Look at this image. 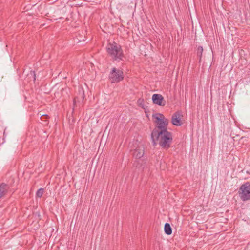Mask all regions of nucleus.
<instances>
[{"label":"nucleus","mask_w":250,"mask_h":250,"mask_svg":"<svg viewBox=\"0 0 250 250\" xmlns=\"http://www.w3.org/2000/svg\"><path fill=\"white\" fill-rule=\"evenodd\" d=\"M151 138L154 146L157 144L156 141H158L160 146L165 149H167L170 147L173 139L171 132L167 130L159 131L157 129H154L152 130Z\"/></svg>","instance_id":"f257e3e1"},{"label":"nucleus","mask_w":250,"mask_h":250,"mask_svg":"<svg viewBox=\"0 0 250 250\" xmlns=\"http://www.w3.org/2000/svg\"><path fill=\"white\" fill-rule=\"evenodd\" d=\"M106 48L108 54L114 60L119 61L123 60L124 55L120 45L113 42L109 43Z\"/></svg>","instance_id":"f03ea898"},{"label":"nucleus","mask_w":250,"mask_h":250,"mask_svg":"<svg viewBox=\"0 0 250 250\" xmlns=\"http://www.w3.org/2000/svg\"><path fill=\"white\" fill-rule=\"evenodd\" d=\"M153 117L156 119L155 123L157 126L154 129H157L159 131L167 130V126L168 124V120L161 113H156L153 115Z\"/></svg>","instance_id":"7ed1b4c3"},{"label":"nucleus","mask_w":250,"mask_h":250,"mask_svg":"<svg viewBox=\"0 0 250 250\" xmlns=\"http://www.w3.org/2000/svg\"><path fill=\"white\" fill-rule=\"evenodd\" d=\"M108 77L111 83H119L124 79V73L122 70L113 67L111 69Z\"/></svg>","instance_id":"20e7f679"},{"label":"nucleus","mask_w":250,"mask_h":250,"mask_svg":"<svg viewBox=\"0 0 250 250\" xmlns=\"http://www.w3.org/2000/svg\"><path fill=\"white\" fill-rule=\"evenodd\" d=\"M240 199L243 201H246L250 200V183L247 182L242 184L238 191Z\"/></svg>","instance_id":"39448f33"},{"label":"nucleus","mask_w":250,"mask_h":250,"mask_svg":"<svg viewBox=\"0 0 250 250\" xmlns=\"http://www.w3.org/2000/svg\"><path fill=\"white\" fill-rule=\"evenodd\" d=\"M152 100L154 104L159 106H164L166 102L162 95L154 94L152 95Z\"/></svg>","instance_id":"423d86ee"},{"label":"nucleus","mask_w":250,"mask_h":250,"mask_svg":"<svg viewBox=\"0 0 250 250\" xmlns=\"http://www.w3.org/2000/svg\"><path fill=\"white\" fill-rule=\"evenodd\" d=\"M144 154V146L141 144L138 145L137 147L134 149L133 152V156L136 159H140Z\"/></svg>","instance_id":"0eeeda50"},{"label":"nucleus","mask_w":250,"mask_h":250,"mask_svg":"<svg viewBox=\"0 0 250 250\" xmlns=\"http://www.w3.org/2000/svg\"><path fill=\"white\" fill-rule=\"evenodd\" d=\"M181 114L180 112L177 111L174 113L171 117V123L172 124L176 126H180L182 125V122L181 120Z\"/></svg>","instance_id":"6e6552de"},{"label":"nucleus","mask_w":250,"mask_h":250,"mask_svg":"<svg viewBox=\"0 0 250 250\" xmlns=\"http://www.w3.org/2000/svg\"><path fill=\"white\" fill-rule=\"evenodd\" d=\"M84 97H85V95H84V90L82 88H79V94H78V96L74 99V100H73L74 104H76L77 98H80L83 101L84 99Z\"/></svg>","instance_id":"1a4fd4ad"},{"label":"nucleus","mask_w":250,"mask_h":250,"mask_svg":"<svg viewBox=\"0 0 250 250\" xmlns=\"http://www.w3.org/2000/svg\"><path fill=\"white\" fill-rule=\"evenodd\" d=\"M164 231L166 234L170 235L172 233V229L169 224L167 223L165 224Z\"/></svg>","instance_id":"9d476101"},{"label":"nucleus","mask_w":250,"mask_h":250,"mask_svg":"<svg viewBox=\"0 0 250 250\" xmlns=\"http://www.w3.org/2000/svg\"><path fill=\"white\" fill-rule=\"evenodd\" d=\"M7 185L5 184L0 185V198L5 194L6 191Z\"/></svg>","instance_id":"9b49d317"},{"label":"nucleus","mask_w":250,"mask_h":250,"mask_svg":"<svg viewBox=\"0 0 250 250\" xmlns=\"http://www.w3.org/2000/svg\"><path fill=\"white\" fill-rule=\"evenodd\" d=\"M203 48L202 46H199L197 49V55L199 57V62H201Z\"/></svg>","instance_id":"f8f14e48"},{"label":"nucleus","mask_w":250,"mask_h":250,"mask_svg":"<svg viewBox=\"0 0 250 250\" xmlns=\"http://www.w3.org/2000/svg\"><path fill=\"white\" fill-rule=\"evenodd\" d=\"M43 192H44V189L42 188H40L38 190V191L36 192V196L38 197L41 198L42 196Z\"/></svg>","instance_id":"ddd939ff"},{"label":"nucleus","mask_w":250,"mask_h":250,"mask_svg":"<svg viewBox=\"0 0 250 250\" xmlns=\"http://www.w3.org/2000/svg\"><path fill=\"white\" fill-rule=\"evenodd\" d=\"M38 115L40 116L41 119L42 120H43L44 119V121H46V119L48 118V115L46 114H41L40 112L38 113Z\"/></svg>","instance_id":"4468645a"},{"label":"nucleus","mask_w":250,"mask_h":250,"mask_svg":"<svg viewBox=\"0 0 250 250\" xmlns=\"http://www.w3.org/2000/svg\"><path fill=\"white\" fill-rule=\"evenodd\" d=\"M31 74H33L34 76V80L35 81L36 80V74L34 71H31Z\"/></svg>","instance_id":"2eb2a0df"},{"label":"nucleus","mask_w":250,"mask_h":250,"mask_svg":"<svg viewBox=\"0 0 250 250\" xmlns=\"http://www.w3.org/2000/svg\"><path fill=\"white\" fill-rule=\"evenodd\" d=\"M3 78V76L2 75H1V74H0V82H2Z\"/></svg>","instance_id":"dca6fc26"},{"label":"nucleus","mask_w":250,"mask_h":250,"mask_svg":"<svg viewBox=\"0 0 250 250\" xmlns=\"http://www.w3.org/2000/svg\"><path fill=\"white\" fill-rule=\"evenodd\" d=\"M143 100H141V99H139L138 100V102H139V101H142Z\"/></svg>","instance_id":"f3484780"}]
</instances>
